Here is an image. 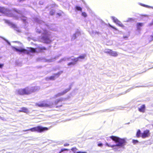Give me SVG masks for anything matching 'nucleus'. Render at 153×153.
<instances>
[{"instance_id":"nucleus-4","label":"nucleus","mask_w":153,"mask_h":153,"mask_svg":"<svg viewBox=\"0 0 153 153\" xmlns=\"http://www.w3.org/2000/svg\"><path fill=\"white\" fill-rule=\"evenodd\" d=\"M86 56V55L85 54H83L80 55L77 58L68 59H69V60H70V59H71L73 61V62L68 63V65H74L76 64V62L77 61H81L82 60L84 59Z\"/></svg>"},{"instance_id":"nucleus-17","label":"nucleus","mask_w":153,"mask_h":153,"mask_svg":"<svg viewBox=\"0 0 153 153\" xmlns=\"http://www.w3.org/2000/svg\"><path fill=\"white\" fill-rule=\"evenodd\" d=\"M141 133L140 131V130H138L136 134V136L137 137H141Z\"/></svg>"},{"instance_id":"nucleus-30","label":"nucleus","mask_w":153,"mask_h":153,"mask_svg":"<svg viewBox=\"0 0 153 153\" xmlns=\"http://www.w3.org/2000/svg\"><path fill=\"white\" fill-rule=\"evenodd\" d=\"M68 59V58H64L63 59H61V60H64V61H66V60H67V59Z\"/></svg>"},{"instance_id":"nucleus-13","label":"nucleus","mask_w":153,"mask_h":153,"mask_svg":"<svg viewBox=\"0 0 153 153\" xmlns=\"http://www.w3.org/2000/svg\"><path fill=\"white\" fill-rule=\"evenodd\" d=\"M145 106L144 105H142L140 107L138 108L139 111L142 112H144L145 111Z\"/></svg>"},{"instance_id":"nucleus-2","label":"nucleus","mask_w":153,"mask_h":153,"mask_svg":"<svg viewBox=\"0 0 153 153\" xmlns=\"http://www.w3.org/2000/svg\"><path fill=\"white\" fill-rule=\"evenodd\" d=\"M19 46H17L15 47H12L13 49L18 53H20L28 54L30 53H34L36 52L34 49L31 48H27V49H25L22 44L18 42Z\"/></svg>"},{"instance_id":"nucleus-14","label":"nucleus","mask_w":153,"mask_h":153,"mask_svg":"<svg viewBox=\"0 0 153 153\" xmlns=\"http://www.w3.org/2000/svg\"><path fill=\"white\" fill-rule=\"evenodd\" d=\"M137 28L138 30H140V27L143 26L144 24L143 23H138L137 24Z\"/></svg>"},{"instance_id":"nucleus-3","label":"nucleus","mask_w":153,"mask_h":153,"mask_svg":"<svg viewBox=\"0 0 153 153\" xmlns=\"http://www.w3.org/2000/svg\"><path fill=\"white\" fill-rule=\"evenodd\" d=\"M48 128L47 127H44L41 126H39L27 129L25 131H30L32 132L37 131L39 132H42L48 131Z\"/></svg>"},{"instance_id":"nucleus-28","label":"nucleus","mask_w":153,"mask_h":153,"mask_svg":"<svg viewBox=\"0 0 153 153\" xmlns=\"http://www.w3.org/2000/svg\"><path fill=\"white\" fill-rule=\"evenodd\" d=\"M68 149H61V152H62L64 151H65V150H68Z\"/></svg>"},{"instance_id":"nucleus-15","label":"nucleus","mask_w":153,"mask_h":153,"mask_svg":"<svg viewBox=\"0 0 153 153\" xmlns=\"http://www.w3.org/2000/svg\"><path fill=\"white\" fill-rule=\"evenodd\" d=\"M19 111L23 112L26 113L28 112V110H27V108L24 107L22 108L21 109V110Z\"/></svg>"},{"instance_id":"nucleus-33","label":"nucleus","mask_w":153,"mask_h":153,"mask_svg":"<svg viewBox=\"0 0 153 153\" xmlns=\"http://www.w3.org/2000/svg\"><path fill=\"white\" fill-rule=\"evenodd\" d=\"M132 19L131 18H129L128 19V20L127 21V22H128L131 21V20Z\"/></svg>"},{"instance_id":"nucleus-5","label":"nucleus","mask_w":153,"mask_h":153,"mask_svg":"<svg viewBox=\"0 0 153 153\" xmlns=\"http://www.w3.org/2000/svg\"><path fill=\"white\" fill-rule=\"evenodd\" d=\"M43 34H45V36L42 38V41L43 42L47 43H50L51 42V40L47 36V35H49V32L47 30H45L44 31Z\"/></svg>"},{"instance_id":"nucleus-23","label":"nucleus","mask_w":153,"mask_h":153,"mask_svg":"<svg viewBox=\"0 0 153 153\" xmlns=\"http://www.w3.org/2000/svg\"><path fill=\"white\" fill-rule=\"evenodd\" d=\"M82 15L83 17H85L87 16L86 13L85 12H83L82 13Z\"/></svg>"},{"instance_id":"nucleus-8","label":"nucleus","mask_w":153,"mask_h":153,"mask_svg":"<svg viewBox=\"0 0 153 153\" xmlns=\"http://www.w3.org/2000/svg\"><path fill=\"white\" fill-rule=\"evenodd\" d=\"M111 18L113 20V22L122 28H124V26L123 24L116 18L112 16L111 17Z\"/></svg>"},{"instance_id":"nucleus-16","label":"nucleus","mask_w":153,"mask_h":153,"mask_svg":"<svg viewBox=\"0 0 153 153\" xmlns=\"http://www.w3.org/2000/svg\"><path fill=\"white\" fill-rule=\"evenodd\" d=\"M80 34V33L79 32H77L75 34H74L73 36L72 39H75L76 38L77 36H79V35Z\"/></svg>"},{"instance_id":"nucleus-24","label":"nucleus","mask_w":153,"mask_h":153,"mask_svg":"<svg viewBox=\"0 0 153 153\" xmlns=\"http://www.w3.org/2000/svg\"><path fill=\"white\" fill-rule=\"evenodd\" d=\"M132 142L134 144H136L138 142V141L136 140H132Z\"/></svg>"},{"instance_id":"nucleus-19","label":"nucleus","mask_w":153,"mask_h":153,"mask_svg":"<svg viewBox=\"0 0 153 153\" xmlns=\"http://www.w3.org/2000/svg\"><path fill=\"white\" fill-rule=\"evenodd\" d=\"M139 4L140 5H141V6H143V7H146L149 8H152V7H151L150 6H148V5H145L144 4H142L141 3H139Z\"/></svg>"},{"instance_id":"nucleus-18","label":"nucleus","mask_w":153,"mask_h":153,"mask_svg":"<svg viewBox=\"0 0 153 153\" xmlns=\"http://www.w3.org/2000/svg\"><path fill=\"white\" fill-rule=\"evenodd\" d=\"M59 76L58 74H56L54 76H52L50 77V79L51 80H54L55 79V77H57Z\"/></svg>"},{"instance_id":"nucleus-32","label":"nucleus","mask_w":153,"mask_h":153,"mask_svg":"<svg viewBox=\"0 0 153 153\" xmlns=\"http://www.w3.org/2000/svg\"><path fill=\"white\" fill-rule=\"evenodd\" d=\"M69 145V144H68L65 143L64 144V146H67Z\"/></svg>"},{"instance_id":"nucleus-9","label":"nucleus","mask_w":153,"mask_h":153,"mask_svg":"<svg viewBox=\"0 0 153 153\" xmlns=\"http://www.w3.org/2000/svg\"><path fill=\"white\" fill-rule=\"evenodd\" d=\"M149 135V130H146L144 131L143 133H141V137L143 138H145L148 137Z\"/></svg>"},{"instance_id":"nucleus-20","label":"nucleus","mask_w":153,"mask_h":153,"mask_svg":"<svg viewBox=\"0 0 153 153\" xmlns=\"http://www.w3.org/2000/svg\"><path fill=\"white\" fill-rule=\"evenodd\" d=\"M6 9L3 7H0V12L1 13H5Z\"/></svg>"},{"instance_id":"nucleus-11","label":"nucleus","mask_w":153,"mask_h":153,"mask_svg":"<svg viewBox=\"0 0 153 153\" xmlns=\"http://www.w3.org/2000/svg\"><path fill=\"white\" fill-rule=\"evenodd\" d=\"M38 106L40 107H43L45 106H48L49 105L48 104L45 103V102H42L36 104Z\"/></svg>"},{"instance_id":"nucleus-7","label":"nucleus","mask_w":153,"mask_h":153,"mask_svg":"<svg viewBox=\"0 0 153 153\" xmlns=\"http://www.w3.org/2000/svg\"><path fill=\"white\" fill-rule=\"evenodd\" d=\"M17 93L20 94H29L31 92L30 89L26 88L23 89H20L16 91Z\"/></svg>"},{"instance_id":"nucleus-6","label":"nucleus","mask_w":153,"mask_h":153,"mask_svg":"<svg viewBox=\"0 0 153 153\" xmlns=\"http://www.w3.org/2000/svg\"><path fill=\"white\" fill-rule=\"evenodd\" d=\"M104 52L114 57H117L118 55V53L117 52L108 49H105L104 50Z\"/></svg>"},{"instance_id":"nucleus-35","label":"nucleus","mask_w":153,"mask_h":153,"mask_svg":"<svg viewBox=\"0 0 153 153\" xmlns=\"http://www.w3.org/2000/svg\"><path fill=\"white\" fill-rule=\"evenodd\" d=\"M61 151L59 153H61Z\"/></svg>"},{"instance_id":"nucleus-25","label":"nucleus","mask_w":153,"mask_h":153,"mask_svg":"<svg viewBox=\"0 0 153 153\" xmlns=\"http://www.w3.org/2000/svg\"><path fill=\"white\" fill-rule=\"evenodd\" d=\"M109 25L112 28H113V29H114L115 30H117V29L115 27L112 26H111V25L110 24H109Z\"/></svg>"},{"instance_id":"nucleus-29","label":"nucleus","mask_w":153,"mask_h":153,"mask_svg":"<svg viewBox=\"0 0 153 153\" xmlns=\"http://www.w3.org/2000/svg\"><path fill=\"white\" fill-rule=\"evenodd\" d=\"M131 90V89H128L124 94H125L128 92H129Z\"/></svg>"},{"instance_id":"nucleus-21","label":"nucleus","mask_w":153,"mask_h":153,"mask_svg":"<svg viewBox=\"0 0 153 153\" xmlns=\"http://www.w3.org/2000/svg\"><path fill=\"white\" fill-rule=\"evenodd\" d=\"M76 10L79 11H81L82 10V9L81 7L77 6L76 7Z\"/></svg>"},{"instance_id":"nucleus-31","label":"nucleus","mask_w":153,"mask_h":153,"mask_svg":"<svg viewBox=\"0 0 153 153\" xmlns=\"http://www.w3.org/2000/svg\"><path fill=\"white\" fill-rule=\"evenodd\" d=\"M3 65L2 64H0V68H1L3 67Z\"/></svg>"},{"instance_id":"nucleus-12","label":"nucleus","mask_w":153,"mask_h":153,"mask_svg":"<svg viewBox=\"0 0 153 153\" xmlns=\"http://www.w3.org/2000/svg\"><path fill=\"white\" fill-rule=\"evenodd\" d=\"M70 90V88L66 89L63 92H62V93H58V94H57L56 95V97H59V96H60L63 95L64 94H65L68 91H69Z\"/></svg>"},{"instance_id":"nucleus-27","label":"nucleus","mask_w":153,"mask_h":153,"mask_svg":"<svg viewBox=\"0 0 153 153\" xmlns=\"http://www.w3.org/2000/svg\"><path fill=\"white\" fill-rule=\"evenodd\" d=\"M103 145L102 143H99L98 144V146L100 147H102Z\"/></svg>"},{"instance_id":"nucleus-10","label":"nucleus","mask_w":153,"mask_h":153,"mask_svg":"<svg viewBox=\"0 0 153 153\" xmlns=\"http://www.w3.org/2000/svg\"><path fill=\"white\" fill-rule=\"evenodd\" d=\"M71 150L74 153H87L86 152H83L80 151L79 152H77V149L76 148H73L71 149Z\"/></svg>"},{"instance_id":"nucleus-34","label":"nucleus","mask_w":153,"mask_h":153,"mask_svg":"<svg viewBox=\"0 0 153 153\" xmlns=\"http://www.w3.org/2000/svg\"><path fill=\"white\" fill-rule=\"evenodd\" d=\"M8 43L9 44H10V43L8 42Z\"/></svg>"},{"instance_id":"nucleus-1","label":"nucleus","mask_w":153,"mask_h":153,"mask_svg":"<svg viewBox=\"0 0 153 153\" xmlns=\"http://www.w3.org/2000/svg\"><path fill=\"white\" fill-rule=\"evenodd\" d=\"M110 138L115 142L116 145H111L106 143L105 145L113 148V149L116 152H121L124 149V146L126 143V139L114 136H111Z\"/></svg>"},{"instance_id":"nucleus-22","label":"nucleus","mask_w":153,"mask_h":153,"mask_svg":"<svg viewBox=\"0 0 153 153\" xmlns=\"http://www.w3.org/2000/svg\"><path fill=\"white\" fill-rule=\"evenodd\" d=\"M65 100V98H60L59 100H58V101L56 102V103H58L59 102V101H62L63 100Z\"/></svg>"},{"instance_id":"nucleus-26","label":"nucleus","mask_w":153,"mask_h":153,"mask_svg":"<svg viewBox=\"0 0 153 153\" xmlns=\"http://www.w3.org/2000/svg\"><path fill=\"white\" fill-rule=\"evenodd\" d=\"M54 12H55L53 10V11H51L50 12V14L51 15H53L54 13Z\"/></svg>"}]
</instances>
